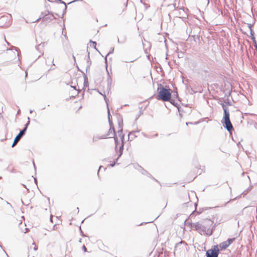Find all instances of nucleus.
<instances>
[{"mask_svg":"<svg viewBox=\"0 0 257 257\" xmlns=\"http://www.w3.org/2000/svg\"><path fill=\"white\" fill-rule=\"evenodd\" d=\"M172 90L166 87H162L158 89V92L156 98L163 101H169L174 104V100L171 99Z\"/></svg>","mask_w":257,"mask_h":257,"instance_id":"f257e3e1","label":"nucleus"},{"mask_svg":"<svg viewBox=\"0 0 257 257\" xmlns=\"http://www.w3.org/2000/svg\"><path fill=\"white\" fill-rule=\"evenodd\" d=\"M186 242L182 240L177 243L175 247L174 253L178 254L182 251L184 252L186 249Z\"/></svg>","mask_w":257,"mask_h":257,"instance_id":"f03ea898","label":"nucleus"},{"mask_svg":"<svg viewBox=\"0 0 257 257\" xmlns=\"http://www.w3.org/2000/svg\"><path fill=\"white\" fill-rule=\"evenodd\" d=\"M1 22L4 27H7L12 23V17L11 15L6 14L1 17Z\"/></svg>","mask_w":257,"mask_h":257,"instance_id":"7ed1b4c3","label":"nucleus"},{"mask_svg":"<svg viewBox=\"0 0 257 257\" xmlns=\"http://www.w3.org/2000/svg\"><path fill=\"white\" fill-rule=\"evenodd\" d=\"M219 252L218 245H215L213 248L206 251V257H218Z\"/></svg>","mask_w":257,"mask_h":257,"instance_id":"20e7f679","label":"nucleus"},{"mask_svg":"<svg viewBox=\"0 0 257 257\" xmlns=\"http://www.w3.org/2000/svg\"><path fill=\"white\" fill-rule=\"evenodd\" d=\"M115 135V130L113 125L111 122H110V127L107 133H104L102 137L103 138H111Z\"/></svg>","mask_w":257,"mask_h":257,"instance_id":"39448f33","label":"nucleus"},{"mask_svg":"<svg viewBox=\"0 0 257 257\" xmlns=\"http://www.w3.org/2000/svg\"><path fill=\"white\" fill-rule=\"evenodd\" d=\"M191 228L195 230H199L200 231L203 232V233H205L206 231V227L202 225L200 222H197L195 223H193L191 225Z\"/></svg>","mask_w":257,"mask_h":257,"instance_id":"423d86ee","label":"nucleus"},{"mask_svg":"<svg viewBox=\"0 0 257 257\" xmlns=\"http://www.w3.org/2000/svg\"><path fill=\"white\" fill-rule=\"evenodd\" d=\"M222 106L224 111V116L223 118L222 123H224L225 122L230 121V120L229 119V112L228 111L227 107L223 103L222 104Z\"/></svg>","mask_w":257,"mask_h":257,"instance_id":"0eeeda50","label":"nucleus"},{"mask_svg":"<svg viewBox=\"0 0 257 257\" xmlns=\"http://www.w3.org/2000/svg\"><path fill=\"white\" fill-rule=\"evenodd\" d=\"M223 126L229 132H232L233 130V126L231 123V121H228L223 123Z\"/></svg>","mask_w":257,"mask_h":257,"instance_id":"6e6552de","label":"nucleus"},{"mask_svg":"<svg viewBox=\"0 0 257 257\" xmlns=\"http://www.w3.org/2000/svg\"><path fill=\"white\" fill-rule=\"evenodd\" d=\"M134 167H136V168L137 169H138V170L142 171V173L143 174L146 175L147 174H148L150 177H152V175L151 174H149L146 170H145L143 168H142V167L139 166L138 164H137V163L135 164L134 165Z\"/></svg>","mask_w":257,"mask_h":257,"instance_id":"1a4fd4ad","label":"nucleus"},{"mask_svg":"<svg viewBox=\"0 0 257 257\" xmlns=\"http://www.w3.org/2000/svg\"><path fill=\"white\" fill-rule=\"evenodd\" d=\"M229 245L227 243L226 241H223L219 244V246L221 250L226 249Z\"/></svg>","mask_w":257,"mask_h":257,"instance_id":"9d476101","label":"nucleus"},{"mask_svg":"<svg viewBox=\"0 0 257 257\" xmlns=\"http://www.w3.org/2000/svg\"><path fill=\"white\" fill-rule=\"evenodd\" d=\"M21 137H20L19 135H17L16 137L15 138L14 141L13 142V144L12 145V147H14L17 143L19 141V140L21 139Z\"/></svg>","mask_w":257,"mask_h":257,"instance_id":"9b49d317","label":"nucleus"},{"mask_svg":"<svg viewBox=\"0 0 257 257\" xmlns=\"http://www.w3.org/2000/svg\"><path fill=\"white\" fill-rule=\"evenodd\" d=\"M235 240V238H228L226 241L228 245L231 244Z\"/></svg>","mask_w":257,"mask_h":257,"instance_id":"f8f14e48","label":"nucleus"},{"mask_svg":"<svg viewBox=\"0 0 257 257\" xmlns=\"http://www.w3.org/2000/svg\"><path fill=\"white\" fill-rule=\"evenodd\" d=\"M27 126H26V127H25L23 130H22V131L20 132V133L18 134V135H19L20 137H22L24 135V134H25V131H26V130H27Z\"/></svg>","mask_w":257,"mask_h":257,"instance_id":"ddd939ff","label":"nucleus"},{"mask_svg":"<svg viewBox=\"0 0 257 257\" xmlns=\"http://www.w3.org/2000/svg\"><path fill=\"white\" fill-rule=\"evenodd\" d=\"M101 170H103V171H105V168L103 167L102 166H100L99 167V169L97 172V174H98L99 172L101 171Z\"/></svg>","mask_w":257,"mask_h":257,"instance_id":"4468645a","label":"nucleus"},{"mask_svg":"<svg viewBox=\"0 0 257 257\" xmlns=\"http://www.w3.org/2000/svg\"><path fill=\"white\" fill-rule=\"evenodd\" d=\"M204 171V168L203 169H199L197 171V173H198L199 175H200Z\"/></svg>","mask_w":257,"mask_h":257,"instance_id":"2eb2a0df","label":"nucleus"},{"mask_svg":"<svg viewBox=\"0 0 257 257\" xmlns=\"http://www.w3.org/2000/svg\"><path fill=\"white\" fill-rule=\"evenodd\" d=\"M115 165V162H113V163L109 164L108 165V167H112L114 166Z\"/></svg>","mask_w":257,"mask_h":257,"instance_id":"dca6fc26","label":"nucleus"},{"mask_svg":"<svg viewBox=\"0 0 257 257\" xmlns=\"http://www.w3.org/2000/svg\"><path fill=\"white\" fill-rule=\"evenodd\" d=\"M82 249L84 251H86L87 250V248L84 245H83Z\"/></svg>","mask_w":257,"mask_h":257,"instance_id":"f3484780","label":"nucleus"},{"mask_svg":"<svg viewBox=\"0 0 257 257\" xmlns=\"http://www.w3.org/2000/svg\"><path fill=\"white\" fill-rule=\"evenodd\" d=\"M92 45L93 46H94V47H96V43L95 42H92Z\"/></svg>","mask_w":257,"mask_h":257,"instance_id":"a211bd4d","label":"nucleus"},{"mask_svg":"<svg viewBox=\"0 0 257 257\" xmlns=\"http://www.w3.org/2000/svg\"><path fill=\"white\" fill-rule=\"evenodd\" d=\"M33 166H34V167L35 170H36V165H35V162H34V161H33Z\"/></svg>","mask_w":257,"mask_h":257,"instance_id":"6ab92c4d","label":"nucleus"},{"mask_svg":"<svg viewBox=\"0 0 257 257\" xmlns=\"http://www.w3.org/2000/svg\"><path fill=\"white\" fill-rule=\"evenodd\" d=\"M34 179L35 183L37 184V179L36 178H35Z\"/></svg>","mask_w":257,"mask_h":257,"instance_id":"aec40b11","label":"nucleus"},{"mask_svg":"<svg viewBox=\"0 0 257 257\" xmlns=\"http://www.w3.org/2000/svg\"><path fill=\"white\" fill-rule=\"evenodd\" d=\"M77 213H78V212H79V208H78V207H77Z\"/></svg>","mask_w":257,"mask_h":257,"instance_id":"412c9836","label":"nucleus"},{"mask_svg":"<svg viewBox=\"0 0 257 257\" xmlns=\"http://www.w3.org/2000/svg\"><path fill=\"white\" fill-rule=\"evenodd\" d=\"M34 249L36 250L37 249V247L36 246L34 247Z\"/></svg>","mask_w":257,"mask_h":257,"instance_id":"4be33fe9","label":"nucleus"},{"mask_svg":"<svg viewBox=\"0 0 257 257\" xmlns=\"http://www.w3.org/2000/svg\"><path fill=\"white\" fill-rule=\"evenodd\" d=\"M152 178H153V179L155 181H157V182L158 181H157L156 179H155L154 178H153V177H152Z\"/></svg>","mask_w":257,"mask_h":257,"instance_id":"5701e85b","label":"nucleus"},{"mask_svg":"<svg viewBox=\"0 0 257 257\" xmlns=\"http://www.w3.org/2000/svg\"><path fill=\"white\" fill-rule=\"evenodd\" d=\"M79 241L80 242H81V238H80V239H79Z\"/></svg>","mask_w":257,"mask_h":257,"instance_id":"b1692460","label":"nucleus"},{"mask_svg":"<svg viewBox=\"0 0 257 257\" xmlns=\"http://www.w3.org/2000/svg\"><path fill=\"white\" fill-rule=\"evenodd\" d=\"M8 204L10 205V206H11V204L9 202H7Z\"/></svg>","mask_w":257,"mask_h":257,"instance_id":"393cba45","label":"nucleus"},{"mask_svg":"<svg viewBox=\"0 0 257 257\" xmlns=\"http://www.w3.org/2000/svg\"><path fill=\"white\" fill-rule=\"evenodd\" d=\"M23 185L24 186V187L26 188V186L25 185L23 184Z\"/></svg>","mask_w":257,"mask_h":257,"instance_id":"a878e982","label":"nucleus"},{"mask_svg":"<svg viewBox=\"0 0 257 257\" xmlns=\"http://www.w3.org/2000/svg\"><path fill=\"white\" fill-rule=\"evenodd\" d=\"M39 19H37L36 21H39Z\"/></svg>","mask_w":257,"mask_h":257,"instance_id":"bb28decb","label":"nucleus"},{"mask_svg":"<svg viewBox=\"0 0 257 257\" xmlns=\"http://www.w3.org/2000/svg\"><path fill=\"white\" fill-rule=\"evenodd\" d=\"M143 224V223H141V224H140L139 225H142Z\"/></svg>","mask_w":257,"mask_h":257,"instance_id":"cd10ccee","label":"nucleus"}]
</instances>
